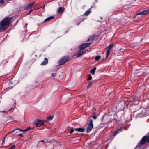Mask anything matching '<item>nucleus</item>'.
<instances>
[{"instance_id":"c756f323","label":"nucleus","mask_w":149,"mask_h":149,"mask_svg":"<svg viewBox=\"0 0 149 149\" xmlns=\"http://www.w3.org/2000/svg\"><path fill=\"white\" fill-rule=\"evenodd\" d=\"M4 2V0H0V3L1 4L3 3Z\"/></svg>"},{"instance_id":"a878e982","label":"nucleus","mask_w":149,"mask_h":149,"mask_svg":"<svg viewBox=\"0 0 149 149\" xmlns=\"http://www.w3.org/2000/svg\"><path fill=\"white\" fill-rule=\"evenodd\" d=\"M88 124L93 125V120L92 118L91 119L90 121V123Z\"/></svg>"},{"instance_id":"f03ea898","label":"nucleus","mask_w":149,"mask_h":149,"mask_svg":"<svg viewBox=\"0 0 149 149\" xmlns=\"http://www.w3.org/2000/svg\"><path fill=\"white\" fill-rule=\"evenodd\" d=\"M146 141L147 143H149V135H146L143 136L140 142L138 143V145L136 146V148L138 147H141L145 143Z\"/></svg>"},{"instance_id":"5701e85b","label":"nucleus","mask_w":149,"mask_h":149,"mask_svg":"<svg viewBox=\"0 0 149 149\" xmlns=\"http://www.w3.org/2000/svg\"><path fill=\"white\" fill-rule=\"evenodd\" d=\"M110 52V50H107L106 52V57L107 58L108 56L109 55V54Z\"/></svg>"},{"instance_id":"e433bc0d","label":"nucleus","mask_w":149,"mask_h":149,"mask_svg":"<svg viewBox=\"0 0 149 149\" xmlns=\"http://www.w3.org/2000/svg\"><path fill=\"white\" fill-rule=\"evenodd\" d=\"M15 132V134H15L16 133L18 132V131H14V132Z\"/></svg>"},{"instance_id":"f8f14e48","label":"nucleus","mask_w":149,"mask_h":149,"mask_svg":"<svg viewBox=\"0 0 149 149\" xmlns=\"http://www.w3.org/2000/svg\"><path fill=\"white\" fill-rule=\"evenodd\" d=\"M48 62V59L47 58H45L44 61L42 62L41 64V65H46Z\"/></svg>"},{"instance_id":"4be33fe9","label":"nucleus","mask_w":149,"mask_h":149,"mask_svg":"<svg viewBox=\"0 0 149 149\" xmlns=\"http://www.w3.org/2000/svg\"><path fill=\"white\" fill-rule=\"evenodd\" d=\"M101 58V56H96L95 58V59L96 60H99Z\"/></svg>"},{"instance_id":"72a5a7b5","label":"nucleus","mask_w":149,"mask_h":149,"mask_svg":"<svg viewBox=\"0 0 149 149\" xmlns=\"http://www.w3.org/2000/svg\"><path fill=\"white\" fill-rule=\"evenodd\" d=\"M5 137H4V138H3V140H2V144H3L4 142L5 141Z\"/></svg>"},{"instance_id":"f3484780","label":"nucleus","mask_w":149,"mask_h":149,"mask_svg":"<svg viewBox=\"0 0 149 149\" xmlns=\"http://www.w3.org/2000/svg\"><path fill=\"white\" fill-rule=\"evenodd\" d=\"M54 116L53 115L50 116L48 117L46 119V121L48 122L50 120L52 119L53 118Z\"/></svg>"},{"instance_id":"6ab92c4d","label":"nucleus","mask_w":149,"mask_h":149,"mask_svg":"<svg viewBox=\"0 0 149 149\" xmlns=\"http://www.w3.org/2000/svg\"><path fill=\"white\" fill-rule=\"evenodd\" d=\"M91 8H90L88 10L86 11L84 15L85 16H87L90 14V13L91 12Z\"/></svg>"},{"instance_id":"79ce46f5","label":"nucleus","mask_w":149,"mask_h":149,"mask_svg":"<svg viewBox=\"0 0 149 149\" xmlns=\"http://www.w3.org/2000/svg\"><path fill=\"white\" fill-rule=\"evenodd\" d=\"M43 9H44V8H45V6H44L43 7Z\"/></svg>"},{"instance_id":"2eb2a0df","label":"nucleus","mask_w":149,"mask_h":149,"mask_svg":"<svg viewBox=\"0 0 149 149\" xmlns=\"http://www.w3.org/2000/svg\"><path fill=\"white\" fill-rule=\"evenodd\" d=\"M121 128L118 129L116 131H114L113 133V136H115L117 134L121 132Z\"/></svg>"},{"instance_id":"4468645a","label":"nucleus","mask_w":149,"mask_h":149,"mask_svg":"<svg viewBox=\"0 0 149 149\" xmlns=\"http://www.w3.org/2000/svg\"><path fill=\"white\" fill-rule=\"evenodd\" d=\"M95 37V36L94 35H92L91 36H90L88 38V40H87V42L90 41H93L94 40V39Z\"/></svg>"},{"instance_id":"aec40b11","label":"nucleus","mask_w":149,"mask_h":149,"mask_svg":"<svg viewBox=\"0 0 149 149\" xmlns=\"http://www.w3.org/2000/svg\"><path fill=\"white\" fill-rule=\"evenodd\" d=\"M113 44L109 45L107 47L108 49L110 50L113 47Z\"/></svg>"},{"instance_id":"20e7f679","label":"nucleus","mask_w":149,"mask_h":149,"mask_svg":"<svg viewBox=\"0 0 149 149\" xmlns=\"http://www.w3.org/2000/svg\"><path fill=\"white\" fill-rule=\"evenodd\" d=\"M34 124L36 127H39L43 125L44 123L41 120H36L34 122Z\"/></svg>"},{"instance_id":"0eeeda50","label":"nucleus","mask_w":149,"mask_h":149,"mask_svg":"<svg viewBox=\"0 0 149 149\" xmlns=\"http://www.w3.org/2000/svg\"><path fill=\"white\" fill-rule=\"evenodd\" d=\"M84 54L83 50L80 48V49L78 52L76 54L77 57H80L82 55Z\"/></svg>"},{"instance_id":"423d86ee","label":"nucleus","mask_w":149,"mask_h":149,"mask_svg":"<svg viewBox=\"0 0 149 149\" xmlns=\"http://www.w3.org/2000/svg\"><path fill=\"white\" fill-rule=\"evenodd\" d=\"M148 13H149V9L138 13H137V15H144Z\"/></svg>"},{"instance_id":"bb28decb","label":"nucleus","mask_w":149,"mask_h":149,"mask_svg":"<svg viewBox=\"0 0 149 149\" xmlns=\"http://www.w3.org/2000/svg\"><path fill=\"white\" fill-rule=\"evenodd\" d=\"M74 129H73V128H72L71 129L70 131V134L72 133L73 132H74Z\"/></svg>"},{"instance_id":"473e14b6","label":"nucleus","mask_w":149,"mask_h":149,"mask_svg":"<svg viewBox=\"0 0 149 149\" xmlns=\"http://www.w3.org/2000/svg\"><path fill=\"white\" fill-rule=\"evenodd\" d=\"M92 117L94 119H96L97 118V117L96 116H92Z\"/></svg>"},{"instance_id":"412c9836","label":"nucleus","mask_w":149,"mask_h":149,"mask_svg":"<svg viewBox=\"0 0 149 149\" xmlns=\"http://www.w3.org/2000/svg\"><path fill=\"white\" fill-rule=\"evenodd\" d=\"M85 131L84 129L83 128H79L78 129V132H84Z\"/></svg>"},{"instance_id":"f704fd0d","label":"nucleus","mask_w":149,"mask_h":149,"mask_svg":"<svg viewBox=\"0 0 149 149\" xmlns=\"http://www.w3.org/2000/svg\"><path fill=\"white\" fill-rule=\"evenodd\" d=\"M30 129V128H27L24 130V131H26L29 130Z\"/></svg>"},{"instance_id":"4c0bfd02","label":"nucleus","mask_w":149,"mask_h":149,"mask_svg":"<svg viewBox=\"0 0 149 149\" xmlns=\"http://www.w3.org/2000/svg\"><path fill=\"white\" fill-rule=\"evenodd\" d=\"M81 22V21L80 22H78V23H76V25H79V24H80V23Z\"/></svg>"},{"instance_id":"1a4fd4ad","label":"nucleus","mask_w":149,"mask_h":149,"mask_svg":"<svg viewBox=\"0 0 149 149\" xmlns=\"http://www.w3.org/2000/svg\"><path fill=\"white\" fill-rule=\"evenodd\" d=\"M93 125L88 124L87 128V132L88 133L90 132L93 129Z\"/></svg>"},{"instance_id":"c9c22d12","label":"nucleus","mask_w":149,"mask_h":149,"mask_svg":"<svg viewBox=\"0 0 149 149\" xmlns=\"http://www.w3.org/2000/svg\"><path fill=\"white\" fill-rule=\"evenodd\" d=\"M14 108L13 107H12L11 109H9L8 111H11Z\"/></svg>"},{"instance_id":"a211bd4d","label":"nucleus","mask_w":149,"mask_h":149,"mask_svg":"<svg viewBox=\"0 0 149 149\" xmlns=\"http://www.w3.org/2000/svg\"><path fill=\"white\" fill-rule=\"evenodd\" d=\"M54 18V16H51L47 18L44 21L45 22H46L47 21H49L51 19H53Z\"/></svg>"},{"instance_id":"cd10ccee","label":"nucleus","mask_w":149,"mask_h":149,"mask_svg":"<svg viewBox=\"0 0 149 149\" xmlns=\"http://www.w3.org/2000/svg\"><path fill=\"white\" fill-rule=\"evenodd\" d=\"M23 133H20L18 135V136H21V137H23L24 136L23 134Z\"/></svg>"},{"instance_id":"39448f33","label":"nucleus","mask_w":149,"mask_h":149,"mask_svg":"<svg viewBox=\"0 0 149 149\" xmlns=\"http://www.w3.org/2000/svg\"><path fill=\"white\" fill-rule=\"evenodd\" d=\"M91 42L84 43L80 45L79 47L80 48L83 50L86 47H89L91 45Z\"/></svg>"},{"instance_id":"f257e3e1","label":"nucleus","mask_w":149,"mask_h":149,"mask_svg":"<svg viewBox=\"0 0 149 149\" xmlns=\"http://www.w3.org/2000/svg\"><path fill=\"white\" fill-rule=\"evenodd\" d=\"M11 18L6 17L0 22V32L7 29L11 23Z\"/></svg>"},{"instance_id":"a19ab883","label":"nucleus","mask_w":149,"mask_h":149,"mask_svg":"<svg viewBox=\"0 0 149 149\" xmlns=\"http://www.w3.org/2000/svg\"><path fill=\"white\" fill-rule=\"evenodd\" d=\"M40 141H41V142H44V140H40V141H39V142H40Z\"/></svg>"},{"instance_id":"c85d7f7f","label":"nucleus","mask_w":149,"mask_h":149,"mask_svg":"<svg viewBox=\"0 0 149 149\" xmlns=\"http://www.w3.org/2000/svg\"><path fill=\"white\" fill-rule=\"evenodd\" d=\"M92 79V77L91 76L90 74L89 76V77H88V79L89 80H91Z\"/></svg>"},{"instance_id":"b1692460","label":"nucleus","mask_w":149,"mask_h":149,"mask_svg":"<svg viewBox=\"0 0 149 149\" xmlns=\"http://www.w3.org/2000/svg\"><path fill=\"white\" fill-rule=\"evenodd\" d=\"M15 145H13L8 149H15Z\"/></svg>"},{"instance_id":"393cba45","label":"nucleus","mask_w":149,"mask_h":149,"mask_svg":"<svg viewBox=\"0 0 149 149\" xmlns=\"http://www.w3.org/2000/svg\"><path fill=\"white\" fill-rule=\"evenodd\" d=\"M92 85V83L91 82H90L88 85L87 86V88H89L91 87Z\"/></svg>"},{"instance_id":"dca6fc26","label":"nucleus","mask_w":149,"mask_h":149,"mask_svg":"<svg viewBox=\"0 0 149 149\" xmlns=\"http://www.w3.org/2000/svg\"><path fill=\"white\" fill-rule=\"evenodd\" d=\"M96 69V67H94L90 71V73L94 75Z\"/></svg>"},{"instance_id":"9d476101","label":"nucleus","mask_w":149,"mask_h":149,"mask_svg":"<svg viewBox=\"0 0 149 149\" xmlns=\"http://www.w3.org/2000/svg\"><path fill=\"white\" fill-rule=\"evenodd\" d=\"M65 8L63 7H59L57 10V12L58 13H61L63 12Z\"/></svg>"},{"instance_id":"7ed1b4c3","label":"nucleus","mask_w":149,"mask_h":149,"mask_svg":"<svg viewBox=\"0 0 149 149\" xmlns=\"http://www.w3.org/2000/svg\"><path fill=\"white\" fill-rule=\"evenodd\" d=\"M69 60L68 57H65L61 58L59 61V64L60 65H63L65 64Z\"/></svg>"},{"instance_id":"2f4dec72","label":"nucleus","mask_w":149,"mask_h":149,"mask_svg":"<svg viewBox=\"0 0 149 149\" xmlns=\"http://www.w3.org/2000/svg\"><path fill=\"white\" fill-rule=\"evenodd\" d=\"M33 10H30L29 11V12L26 15H29L30 14L31 11H32Z\"/></svg>"},{"instance_id":"6e6552de","label":"nucleus","mask_w":149,"mask_h":149,"mask_svg":"<svg viewBox=\"0 0 149 149\" xmlns=\"http://www.w3.org/2000/svg\"><path fill=\"white\" fill-rule=\"evenodd\" d=\"M34 4V2H32L31 3L27 5L24 8V10H27L31 8Z\"/></svg>"},{"instance_id":"7c9ffc66","label":"nucleus","mask_w":149,"mask_h":149,"mask_svg":"<svg viewBox=\"0 0 149 149\" xmlns=\"http://www.w3.org/2000/svg\"><path fill=\"white\" fill-rule=\"evenodd\" d=\"M56 75V74L55 73H52L51 74L52 77H55Z\"/></svg>"},{"instance_id":"9b49d317","label":"nucleus","mask_w":149,"mask_h":149,"mask_svg":"<svg viewBox=\"0 0 149 149\" xmlns=\"http://www.w3.org/2000/svg\"><path fill=\"white\" fill-rule=\"evenodd\" d=\"M143 74L142 72H138L135 73L134 74V76L136 77H139Z\"/></svg>"},{"instance_id":"58836bf2","label":"nucleus","mask_w":149,"mask_h":149,"mask_svg":"<svg viewBox=\"0 0 149 149\" xmlns=\"http://www.w3.org/2000/svg\"><path fill=\"white\" fill-rule=\"evenodd\" d=\"M78 128H75L74 130L78 131Z\"/></svg>"},{"instance_id":"ea45409f","label":"nucleus","mask_w":149,"mask_h":149,"mask_svg":"<svg viewBox=\"0 0 149 149\" xmlns=\"http://www.w3.org/2000/svg\"><path fill=\"white\" fill-rule=\"evenodd\" d=\"M28 25V24L27 23H26L25 24V27L26 28H27V26Z\"/></svg>"},{"instance_id":"ddd939ff","label":"nucleus","mask_w":149,"mask_h":149,"mask_svg":"<svg viewBox=\"0 0 149 149\" xmlns=\"http://www.w3.org/2000/svg\"><path fill=\"white\" fill-rule=\"evenodd\" d=\"M19 130L21 131H22V132L24 131V130H23L21 129H19V128H16V129H15L13 130L12 131H11L10 132L8 133V134H11L14 131H19Z\"/></svg>"}]
</instances>
